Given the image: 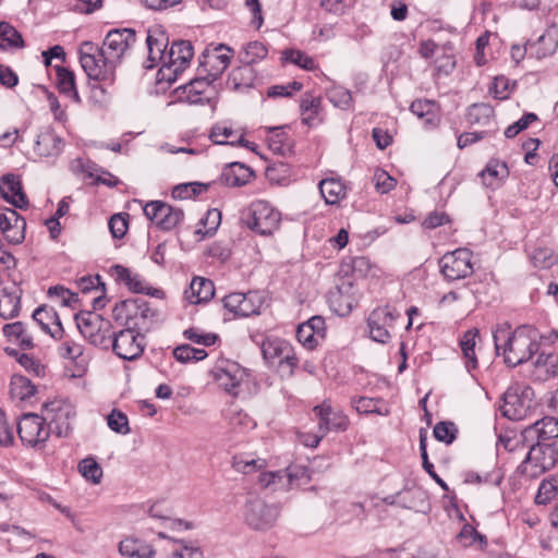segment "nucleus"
Returning a JSON list of instances; mask_svg holds the SVG:
<instances>
[{
    "label": "nucleus",
    "instance_id": "nucleus-1",
    "mask_svg": "<svg viewBox=\"0 0 558 558\" xmlns=\"http://www.w3.org/2000/svg\"><path fill=\"white\" fill-rule=\"evenodd\" d=\"M497 354L504 356L509 366H518L529 361L538 351L537 330L531 326H520L512 330L507 324L498 325L493 330Z\"/></svg>",
    "mask_w": 558,
    "mask_h": 558
},
{
    "label": "nucleus",
    "instance_id": "nucleus-2",
    "mask_svg": "<svg viewBox=\"0 0 558 558\" xmlns=\"http://www.w3.org/2000/svg\"><path fill=\"white\" fill-rule=\"evenodd\" d=\"M263 357L270 366H276L283 376H291L299 364L293 347L284 339L266 337L260 344Z\"/></svg>",
    "mask_w": 558,
    "mask_h": 558
},
{
    "label": "nucleus",
    "instance_id": "nucleus-3",
    "mask_svg": "<svg viewBox=\"0 0 558 558\" xmlns=\"http://www.w3.org/2000/svg\"><path fill=\"white\" fill-rule=\"evenodd\" d=\"M80 63L87 76L95 81L113 82L114 64L104 56L102 48L92 41H84L78 48Z\"/></svg>",
    "mask_w": 558,
    "mask_h": 558
},
{
    "label": "nucleus",
    "instance_id": "nucleus-4",
    "mask_svg": "<svg viewBox=\"0 0 558 558\" xmlns=\"http://www.w3.org/2000/svg\"><path fill=\"white\" fill-rule=\"evenodd\" d=\"M117 319H125L129 327L138 331H147L155 320L156 313L149 303L142 299H129L118 303L113 308Z\"/></svg>",
    "mask_w": 558,
    "mask_h": 558
},
{
    "label": "nucleus",
    "instance_id": "nucleus-5",
    "mask_svg": "<svg viewBox=\"0 0 558 558\" xmlns=\"http://www.w3.org/2000/svg\"><path fill=\"white\" fill-rule=\"evenodd\" d=\"M75 415L74 405L66 399H53L43 405V416L58 437H66L71 433Z\"/></svg>",
    "mask_w": 558,
    "mask_h": 558
},
{
    "label": "nucleus",
    "instance_id": "nucleus-6",
    "mask_svg": "<svg viewBox=\"0 0 558 558\" xmlns=\"http://www.w3.org/2000/svg\"><path fill=\"white\" fill-rule=\"evenodd\" d=\"M558 461V450L553 444L537 441L520 465L522 474L530 478H536L546 471L553 469Z\"/></svg>",
    "mask_w": 558,
    "mask_h": 558
},
{
    "label": "nucleus",
    "instance_id": "nucleus-7",
    "mask_svg": "<svg viewBox=\"0 0 558 558\" xmlns=\"http://www.w3.org/2000/svg\"><path fill=\"white\" fill-rule=\"evenodd\" d=\"M280 219V213L265 201L252 203L244 218L246 226L260 235L272 234Z\"/></svg>",
    "mask_w": 558,
    "mask_h": 558
},
{
    "label": "nucleus",
    "instance_id": "nucleus-8",
    "mask_svg": "<svg viewBox=\"0 0 558 558\" xmlns=\"http://www.w3.org/2000/svg\"><path fill=\"white\" fill-rule=\"evenodd\" d=\"M193 54L194 51L190 41L173 43L166 57H163L162 65L159 69L162 78L169 82L175 81L178 75L190 65Z\"/></svg>",
    "mask_w": 558,
    "mask_h": 558
},
{
    "label": "nucleus",
    "instance_id": "nucleus-9",
    "mask_svg": "<svg viewBox=\"0 0 558 558\" xmlns=\"http://www.w3.org/2000/svg\"><path fill=\"white\" fill-rule=\"evenodd\" d=\"M17 434L23 445L41 449L50 436V428L44 416L28 413L24 414L17 423Z\"/></svg>",
    "mask_w": 558,
    "mask_h": 558
},
{
    "label": "nucleus",
    "instance_id": "nucleus-10",
    "mask_svg": "<svg viewBox=\"0 0 558 558\" xmlns=\"http://www.w3.org/2000/svg\"><path fill=\"white\" fill-rule=\"evenodd\" d=\"M441 274L449 281L464 279L473 274L472 252L457 248L446 253L439 260Z\"/></svg>",
    "mask_w": 558,
    "mask_h": 558
},
{
    "label": "nucleus",
    "instance_id": "nucleus-11",
    "mask_svg": "<svg viewBox=\"0 0 558 558\" xmlns=\"http://www.w3.org/2000/svg\"><path fill=\"white\" fill-rule=\"evenodd\" d=\"M145 336L142 331L128 327L112 336L113 352L123 360L138 359L145 349Z\"/></svg>",
    "mask_w": 558,
    "mask_h": 558
},
{
    "label": "nucleus",
    "instance_id": "nucleus-12",
    "mask_svg": "<svg viewBox=\"0 0 558 558\" xmlns=\"http://www.w3.org/2000/svg\"><path fill=\"white\" fill-rule=\"evenodd\" d=\"M400 313L390 306L375 308L368 316L367 327L369 337L379 343H387L391 339V329Z\"/></svg>",
    "mask_w": 558,
    "mask_h": 558
},
{
    "label": "nucleus",
    "instance_id": "nucleus-13",
    "mask_svg": "<svg viewBox=\"0 0 558 558\" xmlns=\"http://www.w3.org/2000/svg\"><path fill=\"white\" fill-rule=\"evenodd\" d=\"M279 517V508L253 498L247 500L244 509V520L254 530H267L275 525Z\"/></svg>",
    "mask_w": 558,
    "mask_h": 558
},
{
    "label": "nucleus",
    "instance_id": "nucleus-14",
    "mask_svg": "<svg viewBox=\"0 0 558 558\" xmlns=\"http://www.w3.org/2000/svg\"><path fill=\"white\" fill-rule=\"evenodd\" d=\"M135 32L130 28L110 31L102 43V53L117 65L135 44Z\"/></svg>",
    "mask_w": 558,
    "mask_h": 558
},
{
    "label": "nucleus",
    "instance_id": "nucleus-15",
    "mask_svg": "<svg viewBox=\"0 0 558 558\" xmlns=\"http://www.w3.org/2000/svg\"><path fill=\"white\" fill-rule=\"evenodd\" d=\"M211 375L220 388L235 397L239 393L240 385L245 378V369L236 362L220 360L211 369Z\"/></svg>",
    "mask_w": 558,
    "mask_h": 558
},
{
    "label": "nucleus",
    "instance_id": "nucleus-16",
    "mask_svg": "<svg viewBox=\"0 0 558 558\" xmlns=\"http://www.w3.org/2000/svg\"><path fill=\"white\" fill-rule=\"evenodd\" d=\"M76 326L82 336L92 344H104L110 323L95 312H83L75 315Z\"/></svg>",
    "mask_w": 558,
    "mask_h": 558
},
{
    "label": "nucleus",
    "instance_id": "nucleus-17",
    "mask_svg": "<svg viewBox=\"0 0 558 558\" xmlns=\"http://www.w3.org/2000/svg\"><path fill=\"white\" fill-rule=\"evenodd\" d=\"M232 56V49L220 44L214 48H207L203 52L199 65L206 76H208L210 81H215L229 66Z\"/></svg>",
    "mask_w": 558,
    "mask_h": 558
},
{
    "label": "nucleus",
    "instance_id": "nucleus-18",
    "mask_svg": "<svg viewBox=\"0 0 558 558\" xmlns=\"http://www.w3.org/2000/svg\"><path fill=\"white\" fill-rule=\"evenodd\" d=\"M145 216L162 230L175 228L184 217L180 208L161 201H151L144 206Z\"/></svg>",
    "mask_w": 558,
    "mask_h": 558
},
{
    "label": "nucleus",
    "instance_id": "nucleus-19",
    "mask_svg": "<svg viewBox=\"0 0 558 558\" xmlns=\"http://www.w3.org/2000/svg\"><path fill=\"white\" fill-rule=\"evenodd\" d=\"M211 82L208 76L195 78L177 89L178 97L190 105L209 104L214 96Z\"/></svg>",
    "mask_w": 558,
    "mask_h": 558
},
{
    "label": "nucleus",
    "instance_id": "nucleus-20",
    "mask_svg": "<svg viewBox=\"0 0 558 558\" xmlns=\"http://www.w3.org/2000/svg\"><path fill=\"white\" fill-rule=\"evenodd\" d=\"M313 412L319 420L318 427L323 435L329 430L343 432L349 426L347 415L341 411H333L327 402L316 405Z\"/></svg>",
    "mask_w": 558,
    "mask_h": 558
},
{
    "label": "nucleus",
    "instance_id": "nucleus-21",
    "mask_svg": "<svg viewBox=\"0 0 558 558\" xmlns=\"http://www.w3.org/2000/svg\"><path fill=\"white\" fill-rule=\"evenodd\" d=\"M146 44L148 49V69L162 65L163 57H166V48L168 46V37L160 25L150 27L147 32Z\"/></svg>",
    "mask_w": 558,
    "mask_h": 558
},
{
    "label": "nucleus",
    "instance_id": "nucleus-22",
    "mask_svg": "<svg viewBox=\"0 0 558 558\" xmlns=\"http://www.w3.org/2000/svg\"><path fill=\"white\" fill-rule=\"evenodd\" d=\"M26 221L14 209L0 214V230L11 244H20L25 238Z\"/></svg>",
    "mask_w": 558,
    "mask_h": 558
},
{
    "label": "nucleus",
    "instance_id": "nucleus-23",
    "mask_svg": "<svg viewBox=\"0 0 558 558\" xmlns=\"http://www.w3.org/2000/svg\"><path fill=\"white\" fill-rule=\"evenodd\" d=\"M33 322L37 324L44 332L49 333L54 339H61L63 337L64 329L54 308L47 305L37 307L33 313Z\"/></svg>",
    "mask_w": 558,
    "mask_h": 558
},
{
    "label": "nucleus",
    "instance_id": "nucleus-24",
    "mask_svg": "<svg viewBox=\"0 0 558 558\" xmlns=\"http://www.w3.org/2000/svg\"><path fill=\"white\" fill-rule=\"evenodd\" d=\"M529 43V56L537 60L550 57L558 48V26L550 25L535 41Z\"/></svg>",
    "mask_w": 558,
    "mask_h": 558
},
{
    "label": "nucleus",
    "instance_id": "nucleus-25",
    "mask_svg": "<svg viewBox=\"0 0 558 558\" xmlns=\"http://www.w3.org/2000/svg\"><path fill=\"white\" fill-rule=\"evenodd\" d=\"M325 320L320 316H313L307 322L299 325L296 329L298 341L306 349L312 350L324 338Z\"/></svg>",
    "mask_w": 558,
    "mask_h": 558
},
{
    "label": "nucleus",
    "instance_id": "nucleus-26",
    "mask_svg": "<svg viewBox=\"0 0 558 558\" xmlns=\"http://www.w3.org/2000/svg\"><path fill=\"white\" fill-rule=\"evenodd\" d=\"M531 408V400L527 393L519 396L517 392L507 391L504 396V403L500 411L504 416L512 421H521L527 416Z\"/></svg>",
    "mask_w": 558,
    "mask_h": 558
},
{
    "label": "nucleus",
    "instance_id": "nucleus-27",
    "mask_svg": "<svg viewBox=\"0 0 558 558\" xmlns=\"http://www.w3.org/2000/svg\"><path fill=\"white\" fill-rule=\"evenodd\" d=\"M525 440L545 441L558 437V420L551 416L543 417L522 430Z\"/></svg>",
    "mask_w": 558,
    "mask_h": 558
},
{
    "label": "nucleus",
    "instance_id": "nucleus-28",
    "mask_svg": "<svg viewBox=\"0 0 558 558\" xmlns=\"http://www.w3.org/2000/svg\"><path fill=\"white\" fill-rule=\"evenodd\" d=\"M0 194L8 203L12 204L16 208L23 209L28 205L26 195L22 190V184L13 174H8L2 178L0 183Z\"/></svg>",
    "mask_w": 558,
    "mask_h": 558
},
{
    "label": "nucleus",
    "instance_id": "nucleus-29",
    "mask_svg": "<svg viewBox=\"0 0 558 558\" xmlns=\"http://www.w3.org/2000/svg\"><path fill=\"white\" fill-rule=\"evenodd\" d=\"M110 274L116 281L123 283L134 293H150L148 283L145 279L140 274L133 272L131 269L122 265H113L110 268Z\"/></svg>",
    "mask_w": 558,
    "mask_h": 558
},
{
    "label": "nucleus",
    "instance_id": "nucleus-30",
    "mask_svg": "<svg viewBox=\"0 0 558 558\" xmlns=\"http://www.w3.org/2000/svg\"><path fill=\"white\" fill-rule=\"evenodd\" d=\"M22 290L13 283L0 289V316L11 319L19 315L21 310Z\"/></svg>",
    "mask_w": 558,
    "mask_h": 558
},
{
    "label": "nucleus",
    "instance_id": "nucleus-31",
    "mask_svg": "<svg viewBox=\"0 0 558 558\" xmlns=\"http://www.w3.org/2000/svg\"><path fill=\"white\" fill-rule=\"evenodd\" d=\"M63 149V143L59 135L51 130H45L38 134L34 147L35 153L40 157H57Z\"/></svg>",
    "mask_w": 558,
    "mask_h": 558
},
{
    "label": "nucleus",
    "instance_id": "nucleus-32",
    "mask_svg": "<svg viewBox=\"0 0 558 558\" xmlns=\"http://www.w3.org/2000/svg\"><path fill=\"white\" fill-rule=\"evenodd\" d=\"M215 294L214 283L209 279L196 277L185 291V299L192 304L209 301Z\"/></svg>",
    "mask_w": 558,
    "mask_h": 558
},
{
    "label": "nucleus",
    "instance_id": "nucleus-33",
    "mask_svg": "<svg viewBox=\"0 0 558 558\" xmlns=\"http://www.w3.org/2000/svg\"><path fill=\"white\" fill-rule=\"evenodd\" d=\"M254 177L250 167L240 162L230 163L221 174V181L228 186H242L247 184Z\"/></svg>",
    "mask_w": 558,
    "mask_h": 558
},
{
    "label": "nucleus",
    "instance_id": "nucleus-34",
    "mask_svg": "<svg viewBox=\"0 0 558 558\" xmlns=\"http://www.w3.org/2000/svg\"><path fill=\"white\" fill-rule=\"evenodd\" d=\"M36 387L25 376L14 375L10 381V397L16 403L31 402L35 397Z\"/></svg>",
    "mask_w": 558,
    "mask_h": 558
},
{
    "label": "nucleus",
    "instance_id": "nucleus-35",
    "mask_svg": "<svg viewBox=\"0 0 558 558\" xmlns=\"http://www.w3.org/2000/svg\"><path fill=\"white\" fill-rule=\"evenodd\" d=\"M478 333L477 329L472 328L466 330L460 339V348L468 372L476 369L478 366L475 353L476 338L478 337Z\"/></svg>",
    "mask_w": 558,
    "mask_h": 558
},
{
    "label": "nucleus",
    "instance_id": "nucleus-36",
    "mask_svg": "<svg viewBox=\"0 0 558 558\" xmlns=\"http://www.w3.org/2000/svg\"><path fill=\"white\" fill-rule=\"evenodd\" d=\"M319 191L325 202L329 205L339 204L347 195L343 182L337 178H327L319 182Z\"/></svg>",
    "mask_w": 558,
    "mask_h": 558
},
{
    "label": "nucleus",
    "instance_id": "nucleus-37",
    "mask_svg": "<svg viewBox=\"0 0 558 558\" xmlns=\"http://www.w3.org/2000/svg\"><path fill=\"white\" fill-rule=\"evenodd\" d=\"M119 553L129 558H153V547L136 538H125L119 544Z\"/></svg>",
    "mask_w": 558,
    "mask_h": 558
},
{
    "label": "nucleus",
    "instance_id": "nucleus-38",
    "mask_svg": "<svg viewBox=\"0 0 558 558\" xmlns=\"http://www.w3.org/2000/svg\"><path fill=\"white\" fill-rule=\"evenodd\" d=\"M413 114L423 120L424 125L435 126L438 123L437 106L435 101L418 99L411 104Z\"/></svg>",
    "mask_w": 558,
    "mask_h": 558
},
{
    "label": "nucleus",
    "instance_id": "nucleus-39",
    "mask_svg": "<svg viewBox=\"0 0 558 558\" xmlns=\"http://www.w3.org/2000/svg\"><path fill=\"white\" fill-rule=\"evenodd\" d=\"M322 108V98L313 94H305L302 97L300 109L302 121L308 125L314 126L317 124L318 114Z\"/></svg>",
    "mask_w": 558,
    "mask_h": 558
},
{
    "label": "nucleus",
    "instance_id": "nucleus-40",
    "mask_svg": "<svg viewBox=\"0 0 558 558\" xmlns=\"http://www.w3.org/2000/svg\"><path fill=\"white\" fill-rule=\"evenodd\" d=\"M509 174L506 162L499 160H490L486 168L481 172L483 182L487 186L498 185Z\"/></svg>",
    "mask_w": 558,
    "mask_h": 558
},
{
    "label": "nucleus",
    "instance_id": "nucleus-41",
    "mask_svg": "<svg viewBox=\"0 0 558 558\" xmlns=\"http://www.w3.org/2000/svg\"><path fill=\"white\" fill-rule=\"evenodd\" d=\"M3 333L9 341L17 343L23 349L33 347V338L28 335L21 322L4 325Z\"/></svg>",
    "mask_w": 558,
    "mask_h": 558
},
{
    "label": "nucleus",
    "instance_id": "nucleus-42",
    "mask_svg": "<svg viewBox=\"0 0 558 558\" xmlns=\"http://www.w3.org/2000/svg\"><path fill=\"white\" fill-rule=\"evenodd\" d=\"M355 410L362 414L376 413L381 416H387L390 413L388 405L381 399L360 397L352 401Z\"/></svg>",
    "mask_w": 558,
    "mask_h": 558
},
{
    "label": "nucleus",
    "instance_id": "nucleus-43",
    "mask_svg": "<svg viewBox=\"0 0 558 558\" xmlns=\"http://www.w3.org/2000/svg\"><path fill=\"white\" fill-rule=\"evenodd\" d=\"M57 84H58L59 90L62 94H64L65 96H68L69 98L73 99L76 102L81 101L80 95L76 89L75 77H74L73 72H71L64 68L58 66L57 68Z\"/></svg>",
    "mask_w": 558,
    "mask_h": 558
},
{
    "label": "nucleus",
    "instance_id": "nucleus-44",
    "mask_svg": "<svg viewBox=\"0 0 558 558\" xmlns=\"http://www.w3.org/2000/svg\"><path fill=\"white\" fill-rule=\"evenodd\" d=\"M255 72L250 65L233 69L229 76V83L233 89H245L253 86Z\"/></svg>",
    "mask_w": 558,
    "mask_h": 558
},
{
    "label": "nucleus",
    "instance_id": "nucleus-45",
    "mask_svg": "<svg viewBox=\"0 0 558 558\" xmlns=\"http://www.w3.org/2000/svg\"><path fill=\"white\" fill-rule=\"evenodd\" d=\"M24 45L21 34L9 23H0V49H17Z\"/></svg>",
    "mask_w": 558,
    "mask_h": 558
},
{
    "label": "nucleus",
    "instance_id": "nucleus-46",
    "mask_svg": "<svg viewBox=\"0 0 558 558\" xmlns=\"http://www.w3.org/2000/svg\"><path fill=\"white\" fill-rule=\"evenodd\" d=\"M227 417L230 426L238 432H247L256 426L255 421L241 409L231 407L228 410Z\"/></svg>",
    "mask_w": 558,
    "mask_h": 558
},
{
    "label": "nucleus",
    "instance_id": "nucleus-47",
    "mask_svg": "<svg viewBox=\"0 0 558 558\" xmlns=\"http://www.w3.org/2000/svg\"><path fill=\"white\" fill-rule=\"evenodd\" d=\"M268 50L260 41L247 43L240 52V59L245 65H252L267 57Z\"/></svg>",
    "mask_w": 558,
    "mask_h": 558
},
{
    "label": "nucleus",
    "instance_id": "nucleus-48",
    "mask_svg": "<svg viewBox=\"0 0 558 558\" xmlns=\"http://www.w3.org/2000/svg\"><path fill=\"white\" fill-rule=\"evenodd\" d=\"M265 466L266 461L260 458L254 459L245 454H238L232 458V468L236 472H241L243 474H251L260 471Z\"/></svg>",
    "mask_w": 558,
    "mask_h": 558
},
{
    "label": "nucleus",
    "instance_id": "nucleus-49",
    "mask_svg": "<svg viewBox=\"0 0 558 558\" xmlns=\"http://www.w3.org/2000/svg\"><path fill=\"white\" fill-rule=\"evenodd\" d=\"M267 143L269 148L279 155H284L290 150V144L287 133L281 128H268Z\"/></svg>",
    "mask_w": 558,
    "mask_h": 558
},
{
    "label": "nucleus",
    "instance_id": "nucleus-50",
    "mask_svg": "<svg viewBox=\"0 0 558 558\" xmlns=\"http://www.w3.org/2000/svg\"><path fill=\"white\" fill-rule=\"evenodd\" d=\"M240 135H238L231 126H228L226 123H217L213 126L210 131V140L215 144L219 145H235L236 140Z\"/></svg>",
    "mask_w": 558,
    "mask_h": 558
},
{
    "label": "nucleus",
    "instance_id": "nucleus-51",
    "mask_svg": "<svg viewBox=\"0 0 558 558\" xmlns=\"http://www.w3.org/2000/svg\"><path fill=\"white\" fill-rule=\"evenodd\" d=\"M468 121L486 125L494 123V110L484 104L473 105L468 111Z\"/></svg>",
    "mask_w": 558,
    "mask_h": 558
},
{
    "label": "nucleus",
    "instance_id": "nucleus-52",
    "mask_svg": "<svg viewBox=\"0 0 558 558\" xmlns=\"http://www.w3.org/2000/svg\"><path fill=\"white\" fill-rule=\"evenodd\" d=\"M78 471L84 478L93 484H99L102 477V470L94 458L83 459L78 463Z\"/></svg>",
    "mask_w": 558,
    "mask_h": 558
},
{
    "label": "nucleus",
    "instance_id": "nucleus-53",
    "mask_svg": "<svg viewBox=\"0 0 558 558\" xmlns=\"http://www.w3.org/2000/svg\"><path fill=\"white\" fill-rule=\"evenodd\" d=\"M174 357L182 362L187 363L191 361H202L207 356V352L204 349H197L190 344H182L173 350Z\"/></svg>",
    "mask_w": 558,
    "mask_h": 558
},
{
    "label": "nucleus",
    "instance_id": "nucleus-54",
    "mask_svg": "<svg viewBox=\"0 0 558 558\" xmlns=\"http://www.w3.org/2000/svg\"><path fill=\"white\" fill-rule=\"evenodd\" d=\"M282 60L299 65L304 70H314L316 63L312 57L300 50L288 49L282 52Z\"/></svg>",
    "mask_w": 558,
    "mask_h": 558
},
{
    "label": "nucleus",
    "instance_id": "nucleus-55",
    "mask_svg": "<svg viewBox=\"0 0 558 558\" xmlns=\"http://www.w3.org/2000/svg\"><path fill=\"white\" fill-rule=\"evenodd\" d=\"M557 492V478L544 480L538 487V492L535 496V502L537 505H547L556 497Z\"/></svg>",
    "mask_w": 558,
    "mask_h": 558
},
{
    "label": "nucleus",
    "instance_id": "nucleus-56",
    "mask_svg": "<svg viewBox=\"0 0 558 558\" xmlns=\"http://www.w3.org/2000/svg\"><path fill=\"white\" fill-rule=\"evenodd\" d=\"M329 101L341 109H348L352 102L351 93L342 86H332L327 90Z\"/></svg>",
    "mask_w": 558,
    "mask_h": 558
},
{
    "label": "nucleus",
    "instance_id": "nucleus-57",
    "mask_svg": "<svg viewBox=\"0 0 558 558\" xmlns=\"http://www.w3.org/2000/svg\"><path fill=\"white\" fill-rule=\"evenodd\" d=\"M262 300L258 293L248 292L243 293V301L241 304V310L239 311V315L243 317H247L251 315L259 314V310L262 307Z\"/></svg>",
    "mask_w": 558,
    "mask_h": 558
},
{
    "label": "nucleus",
    "instance_id": "nucleus-58",
    "mask_svg": "<svg viewBox=\"0 0 558 558\" xmlns=\"http://www.w3.org/2000/svg\"><path fill=\"white\" fill-rule=\"evenodd\" d=\"M48 295L50 298H56L62 306L72 307L78 301V296L76 293H73L72 291L62 286L50 287L48 290Z\"/></svg>",
    "mask_w": 558,
    "mask_h": 558
},
{
    "label": "nucleus",
    "instance_id": "nucleus-59",
    "mask_svg": "<svg viewBox=\"0 0 558 558\" xmlns=\"http://www.w3.org/2000/svg\"><path fill=\"white\" fill-rule=\"evenodd\" d=\"M292 473H284L282 471L263 472L258 477V483L263 488L274 487L277 488L279 484L288 477V482L292 481Z\"/></svg>",
    "mask_w": 558,
    "mask_h": 558
},
{
    "label": "nucleus",
    "instance_id": "nucleus-60",
    "mask_svg": "<svg viewBox=\"0 0 558 558\" xmlns=\"http://www.w3.org/2000/svg\"><path fill=\"white\" fill-rule=\"evenodd\" d=\"M108 426L111 430L126 435L130 433L128 416L121 411L113 410L107 417Z\"/></svg>",
    "mask_w": 558,
    "mask_h": 558
},
{
    "label": "nucleus",
    "instance_id": "nucleus-61",
    "mask_svg": "<svg viewBox=\"0 0 558 558\" xmlns=\"http://www.w3.org/2000/svg\"><path fill=\"white\" fill-rule=\"evenodd\" d=\"M433 433L437 440L451 444L456 439L457 427L451 422H439L435 425Z\"/></svg>",
    "mask_w": 558,
    "mask_h": 558
},
{
    "label": "nucleus",
    "instance_id": "nucleus-62",
    "mask_svg": "<svg viewBox=\"0 0 558 558\" xmlns=\"http://www.w3.org/2000/svg\"><path fill=\"white\" fill-rule=\"evenodd\" d=\"M303 85L300 82H291L286 85H274L267 89V96L271 98L290 97L293 93L300 92Z\"/></svg>",
    "mask_w": 558,
    "mask_h": 558
},
{
    "label": "nucleus",
    "instance_id": "nucleus-63",
    "mask_svg": "<svg viewBox=\"0 0 558 558\" xmlns=\"http://www.w3.org/2000/svg\"><path fill=\"white\" fill-rule=\"evenodd\" d=\"M374 182L376 191L381 194L388 193L397 184V181L388 172L380 169L375 171Z\"/></svg>",
    "mask_w": 558,
    "mask_h": 558
},
{
    "label": "nucleus",
    "instance_id": "nucleus-64",
    "mask_svg": "<svg viewBox=\"0 0 558 558\" xmlns=\"http://www.w3.org/2000/svg\"><path fill=\"white\" fill-rule=\"evenodd\" d=\"M184 336L191 342L206 347L215 344L216 340L218 339L216 333H204L196 328L186 329L184 331Z\"/></svg>",
    "mask_w": 558,
    "mask_h": 558
}]
</instances>
